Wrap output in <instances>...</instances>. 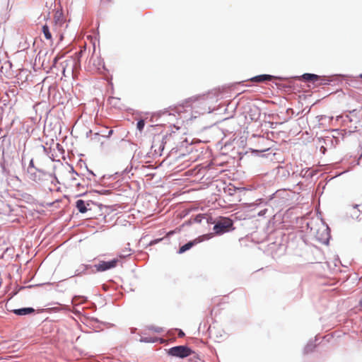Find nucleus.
I'll return each mask as SVG.
<instances>
[{"label":"nucleus","instance_id":"f257e3e1","mask_svg":"<svg viewBox=\"0 0 362 362\" xmlns=\"http://www.w3.org/2000/svg\"><path fill=\"white\" fill-rule=\"evenodd\" d=\"M233 226V221L228 218H221L214 226V230L216 234H223L230 230Z\"/></svg>","mask_w":362,"mask_h":362},{"label":"nucleus","instance_id":"f03ea898","mask_svg":"<svg viewBox=\"0 0 362 362\" xmlns=\"http://www.w3.org/2000/svg\"><path fill=\"white\" fill-rule=\"evenodd\" d=\"M192 108L194 112L199 115L205 113H210L211 109L208 107V103L204 98H200L199 100H195L192 104Z\"/></svg>","mask_w":362,"mask_h":362},{"label":"nucleus","instance_id":"7ed1b4c3","mask_svg":"<svg viewBox=\"0 0 362 362\" xmlns=\"http://www.w3.org/2000/svg\"><path fill=\"white\" fill-rule=\"evenodd\" d=\"M191 353V349L185 346H177L172 347L168 350L169 355L179 358L187 357L189 356Z\"/></svg>","mask_w":362,"mask_h":362},{"label":"nucleus","instance_id":"20e7f679","mask_svg":"<svg viewBox=\"0 0 362 362\" xmlns=\"http://www.w3.org/2000/svg\"><path fill=\"white\" fill-rule=\"evenodd\" d=\"M27 175L30 180H33L35 182H40L46 179L47 176H50L49 174L39 169H35L33 170H27Z\"/></svg>","mask_w":362,"mask_h":362},{"label":"nucleus","instance_id":"39448f33","mask_svg":"<svg viewBox=\"0 0 362 362\" xmlns=\"http://www.w3.org/2000/svg\"><path fill=\"white\" fill-rule=\"evenodd\" d=\"M118 260L113 259L111 261H100L98 264L94 265L98 272H105L106 270L115 268L117 266Z\"/></svg>","mask_w":362,"mask_h":362},{"label":"nucleus","instance_id":"423d86ee","mask_svg":"<svg viewBox=\"0 0 362 362\" xmlns=\"http://www.w3.org/2000/svg\"><path fill=\"white\" fill-rule=\"evenodd\" d=\"M17 315H28L35 313V309L33 308H22L14 309L11 311Z\"/></svg>","mask_w":362,"mask_h":362},{"label":"nucleus","instance_id":"0eeeda50","mask_svg":"<svg viewBox=\"0 0 362 362\" xmlns=\"http://www.w3.org/2000/svg\"><path fill=\"white\" fill-rule=\"evenodd\" d=\"M202 240L199 239H195L194 240L189 241L187 243L185 244L182 247H180L178 253L182 254L186 252L187 250L191 249L194 245L200 243Z\"/></svg>","mask_w":362,"mask_h":362},{"label":"nucleus","instance_id":"6e6552de","mask_svg":"<svg viewBox=\"0 0 362 362\" xmlns=\"http://www.w3.org/2000/svg\"><path fill=\"white\" fill-rule=\"evenodd\" d=\"M274 76L269 74H262L256 76L255 77H252L250 78V81L255 83H261L265 81H270L272 80Z\"/></svg>","mask_w":362,"mask_h":362},{"label":"nucleus","instance_id":"1a4fd4ad","mask_svg":"<svg viewBox=\"0 0 362 362\" xmlns=\"http://www.w3.org/2000/svg\"><path fill=\"white\" fill-rule=\"evenodd\" d=\"M89 204H86L85 202L82 199H78L76 202V206L79 212L84 214L88 211L87 206H89Z\"/></svg>","mask_w":362,"mask_h":362},{"label":"nucleus","instance_id":"9d476101","mask_svg":"<svg viewBox=\"0 0 362 362\" xmlns=\"http://www.w3.org/2000/svg\"><path fill=\"white\" fill-rule=\"evenodd\" d=\"M302 78L306 81H315L320 78V76L314 74H304L302 76Z\"/></svg>","mask_w":362,"mask_h":362},{"label":"nucleus","instance_id":"9b49d317","mask_svg":"<svg viewBox=\"0 0 362 362\" xmlns=\"http://www.w3.org/2000/svg\"><path fill=\"white\" fill-rule=\"evenodd\" d=\"M315 347V344H313V341L310 340L308 342L306 346L304 348L303 352L304 354H309L312 352Z\"/></svg>","mask_w":362,"mask_h":362},{"label":"nucleus","instance_id":"f8f14e48","mask_svg":"<svg viewBox=\"0 0 362 362\" xmlns=\"http://www.w3.org/2000/svg\"><path fill=\"white\" fill-rule=\"evenodd\" d=\"M42 33L44 34L45 37L47 40L52 41V33L49 31V28L47 25L42 26Z\"/></svg>","mask_w":362,"mask_h":362},{"label":"nucleus","instance_id":"ddd939ff","mask_svg":"<svg viewBox=\"0 0 362 362\" xmlns=\"http://www.w3.org/2000/svg\"><path fill=\"white\" fill-rule=\"evenodd\" d=\"M86 301V299L83 296H74L71 300L72 304L77 305L78 303Z\"/></svg>","mask_w":362,"mask_h":362},{"label":"nucleus","instance_id":"4468645a","mask_svg":"<svg viewBox=\"0 0 362 362\" xmlns=\"http://www.w3.org/2000/svg\"><path fill=\"white\" fill-rule=\"evenodd\" d=\"M358 206V204H355V205H353V208H352V210L354 211L353 213L351 214V216L353 217V218H358V216H359V214H360V211L359 210H356V208Z\"/></svg>","mask_w":362,"mask_h":362},{"label":"nucleus","instance_id":"2eb2a0df","mask_svg":"<svg viewBox=\"0 0 362 362\" xmlns=\"http://www.w3.org/2000/svg\"><path fill=\"white\" fill-rule=\"evenodd\" d=\"M87 267L86 265H81L78 269H77L74 274V276H78L81 274L82 273L85 272L86 270Z\"/></svg>","mask_w":362,"mask_h":362},{"label":"nucleus","instance_id":"dca6fc26","mask_svg":"<svg viewBox=\"0 0 362 362\" xmlns=\"http://www.w3.org/2000/svg\"><path fill=\"white\" fill-rule=\"evenodd\" d=\"M144 125H145V122L143 119H140L139 121H138L137 122V124H136V127L137 129L141 132L143 129H144Z\"/></svg>","mask_w":362,"mask_h":362},{"label":"nucleus","instance_id":"f3484780","mask_svg":"<svg viewBox=\"0 0 362 362\" xmlns=\"http://www.w3.org/2000/svg\"><path fill=\"white\" fill-rule=\"evenodd\" d=\"M203 218H205V216L203 214H198L195 216L194 221L196 223H201Z\"/></svg>","mask_w":362,"mask_h":362},{"label":"nucleus","instance_id":"a211bd4d","mask_svg":"<svg viewBox=\"0 0 362 362\" xmlns=\"http://www.w3.org/2000/svg\"><path fill=\"white\" fill-rule=\"evenodd\" d=\"M35 169H37V168L34 165L33 159H31L30 160V163H29V165H28L27 170H35Z\"/></svg>","mask_w":362,"mask_h":362},{"label":"nucleus","instance_id":"6ab92c4d","mask_svg":"<svg viewBox=\"0 0 362 362\" xmlns=\"http://www.w3.org/2000/svg\"><path fill=\"white\" fill-rule=\"evenodd\" d=\"M67 64H68V62L66 60L61 63L64 76H65L66 66Z\"/></svg>","mask_w":362,"mask_h":362},{"label":"nucleus","instance_id":"aec40b11","mask_svg":"<svg viewBox=\"0 0 362 362\" xmlns=\"http://www.w3.org/2000/svg\"><path fill=\"white\" fill-rule=\"evenodd\" d=\"M129 251H130V250H126L125 251H124L123 254L119 255V257H125L129 256L130 255Z\"/></svg>","mask_w":362,"mask_h":362},{"label":"nucleus","instance_id":"412c9836","mask_svg":"<svg viewBox=\"0 0 362 362\" xmlns=\"http://www.w3.org/2000/svg\"><path fill=\"white\" fill-rule=\"evenodd\" d=\"M141 341H142V342H154L155 341L151 339V338L145 337V338H141Z\"/></svg>","mask_w":362,"mask_h":362},{"label":"nucleus","instance_id":"4be33fe9","mask_svg":"<svg viewBox=\"0 0 362 362\" xmlns=\"http://www.w3.org/2000/svg\"><path fill=\"white\" fill-rule=\"evenodd\" d=\"M152 330L155 331L156 332H161L163 331V329L161 327H152L151 328Z\"/></svg>","mask_w":362,"mask_h":362},{"label":"nucleus","instance_id":"5701e85b","mask_svg":"<svg viewBox=\"0 0 362 362\" xmlns=\"http://www.w3.org/2000/svg\"><path fill=\"white\" fill-rule=\"evenodd\" d=\"M59 59V58L58 57H54V59H53V66H56V64H57V61H58V59Z\"/></svg>","mask_w":362,"mask_h":362},{"label":"nucleus","instance_id":"b1692460","mask_svg":"<svg viewBox=\"0 0 362 362\" xmlns=\"http://www.w3.org/2000/svg\"><path fill=\"white\" fill-rule=\"evenodd\" d=\"M184 335H185V333L181 329H180L179 333H178L179 337H182Z\"/></svg>","mask_w":362,"mask_h":362},{"label":"nucleus","instance_id":"393cba45","mask_svg":"<svg viewBox=\"0 0 362 362\" xmlns=\"http://www.w3.org/2000/svg\"><path fill=\"white\" fill-rule=\"evenodd\" d=\"M267 211V209L262 210L258 213L259 216H263Z\"/></svg>","mask_w":362,"mask_h":362},{"label":"nucleus","instance_id":"a878e982","mask_svg":"<svg viewBox=\"0 0 362 362\" xmlns=\"http://www.w3.org/2000/svg\"><path fill=\"white\" fill-rule=\"evenodd\" d=\"M323 119H327V117L326 116H323V115H321L320 116V118L319 119V121Z\"/></svg>","mask_w":362,"mask_h":362},{"label":"nucleus","instance_id":"bb28decb","mask_svg":"<svg viewBox=\"0 0 362 362\" xmlns=\"http://www.w3.org/2000/svg\"><path fill=\"white\" fill-rule=\"evenodd\" d=\"M112 132H113L112 130H110L109 132H108V136H110L112 134Z\"/></svg>","mask_w":362,"mask_h":362},{"label":"nucleus","instance_id":"cd10ccee","mask_svg":"<svg viewBox=\"0 0 362 362\" xmlns=\"http://www.w3.org/2000/svg\"><path fill=\"white\" fill-rule=\"evenodd\" d=\"M359 305L361 307H362V298L359 300Z\"/></svg>","mask_w":362,"mask_h":362},{"label":"nucleus","instance_id":"c85d7f7f","mask_svg":"<svg viewBox=\"0 0 362 362\" xmlns=\"http://www.w3.org/2000/svg\"><path fill=\"white\" fill-rule=\"evenodd\" d=\"M43 149L45 152H47V149L45 146H43Z\"/></svg>","mask_w":362,"mask_h":362},{"label":"nucleus","instance_id":"c756f323","mask_svg":"<svg viewBox=\"0 0 362 362\" xmlns=\"http://www.w3.org/2000/svg\"><path fill=\"white\" fill-rule=\"evenodd\" d=\"M360 78H362V74L360 75Z\"/></svg>","mask_w":362,"mask_h":362}]
</instances>
